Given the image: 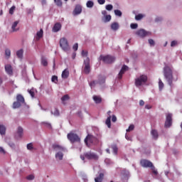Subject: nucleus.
<instances>
[{"mask_svg":"<svg viewBox=\"0 0 182 182\" xmlns=\"http://www.w3.org/2000/svg\"><path fill=\"white\" fill-rule=\"evenodd\" d=\"M85 159L90 161H97L99 159V156L96 154L95 152H85L83 154V155H80V159L85 161Z\"/></svg>","mask_w":182,"mask_h":182,"instance_id":"1","label":"nucleus"},{"mask_svg":"<svg viewBox=\"0 0 182 182\" xmlns=\"http://www.w3.org/2000/svg\"><path fill=\"white\" fill-rule=\"evenodd\" d=\"M25 103V98L23 95L18 94L16 95V102H13V109H18L21 107V105Z\"/></svg>","mask_w":182,"mask_h":182,"instance_id":"2","label":"nucleus"},{"mask_svg":"<svg viewBox=\"0 0 182 182\" xmlns=\"http://www.w3.org/2000/svg\"><path fill=\"white\" fill-rule=\"evenodd\" d=\"M60 46L64 52H68L70 50V46H69L68 41L65 38L60 39Z\"/></svg>","mask_w":182,"mask_h":182,"instance_id":"3","label":"nucleus"},{"mask_svg":"<svg viewBox=\"0 0 182 182\" xmlns=\"http://www.w3.org/2000/svg\"><path fill=\"white\" fill-rule=\"evenodd\" d=\"M67 139L70 141V143L74 144L75 142H80V137L77 135V134H75L70 132L67 134Z\"/></svg>","mask_w":182,"mask_h":182,"instance_id":"4","label":"nucleus"},{"mask_svg":"<svg viewBox=\"0 0 182 182\" xmlns=\"http://www.w3.org/2000/svg\"><path fill=\"white\" fill-rule=\"evenodd\" d=\"M164 76H165V78L168 82H171L172 81V71L170 67L165 66V68H164Z\"/></svg>","mask_w":182,"mask_h":182,"instance_id":"5","label":"nucleus"},{"mask_svg":"<svg viewBox=\"0 0 182 182\" xmlns=\"http://www.w3.org/2000/svg\"><path fill=\"white\" fill-rule=\"evenodd\" d=\"M83 73H85L86 75H88L90 73L91 68H90V58L87 57L85 59L83 60Z\"/></svg>","mask_w":182,"mask_h":182,"instance_id":"6","label":"nucleus"},{"mask_svg":"<svg viewBox=\"0 0 182 182\" xmlns=\"http://www.w3.org/2000/svg\"><path fill=\"white\" fill-rule=\"evenodd\" d=\"M148 80V77L145 75H141L135 80V86L139 87L145 84Z\"/></svg>","mask_w":182,"mask_h":182,"instance_id":"7","label":"nucleus"},{"mask_svg":"<svg viewBox=\"0 0 182 182\" xmlns=\"http://www.w3.org/2000/svg\"><path fill=\"white\" fill-rule=\"evenodd\" d=\"M100 60H102L104 63L111 64L115 60V58L112 55H100Z\"/></svg>","mask_w":182,"mask_h":182,"instance_id":"8","label":"nucleus"},{"mask_svg":"<svg viewBox=\"0 0 182 182\" xmlns=\"http://www.w3.org/2000/svg\"><path fill=\"white\" fill-rule=\"evenodd\" d=\"M96 141V138L91 134H88L86 136L85 139H84V142L87 145V146H90L91 144H94Z\"/></svg>","mask_w":182,"mask_h":182,"instance_id":"9","label":"nucleus"},{"mask_svg":"<svg viewBox=\"0 0 182 182\" xmlns=\"http://www.w3.org/2000/svg\"><path fill=\"white\" fill-rule=\"evenodd\" d=\"M140 165L144 167V168H154V166L152 164V162H151L149 160H146V159H141L140 160Z\"/></svg>","mask_w":182,"mask_h":182,"instance_id":"10","label":"nucleus"},{"mask_svg":"<svg viewBox=\"0 0 182 182\" xmlns=\"http://www.w3.org/2000/svg\"><path fill=\"white\" fill-rule=\"evenodd\" d=\"M171 125H172V114L171 113H168V114H166L165 127L170 128Z\"/></svg>","mask_w":182,"mask_h":182,"instance_id":"11","label":"nucleus"},{"mask_svg":"<svg viewBox=\"0 0 182 182\" xmlns=\"http://www.w3.org/2000/svg\"><path fill=\"white\" fill-rule=\"evenodd\" d=\"M82 9L80 4H77L73 11V16H77L82 13Z\"/></svg>","mask_w":182,"mask_h":182,"instance_id":"12","label":"nucleus"},{"mask_svg":"<svg viewBox=\"0 0 182 182\" xmlns=\"http://www.w3.org/2000/svg\"><path fill=\"white\" fill-rule=\"evenodd\" d=\"M4 70L9 75V76H13V68L11 65L10 64H6L4 65Z\"/></svg>","mask_w":182,"mask_h":182,"instance_id":"13","label":"nucleus"},{"mask_svg":"<svg viewBox=\"0 0 182 182\" xmlns=\"http://www.w3.org/2000/svg\"><path fill=\"white\" fill-rule=\"evenodd\" d=\"M136 35L138 36L139 37L144 38L148 36V32H146L144 29H140V30L136 31Z\"/></svg>","mask_w":182,"mask_h":182,"instance_id":"14","label":"nucleus"},{"mask_svg":"<svg viewBox=\"0 0 182 182\" xmlns=\"http://www.w3.org/2000/svg\"><path fill=\"white\" fill-rule=\"evenodd\" d=\"M128 70V66L123 65L122 69L119 71V73L118 75V78L121 80L122 78V75L125 73L126 71Z\"/></svg>","mask_w":182,"mask_h":182,"instance_id":"15","label":"nucleus"},{"mask_svg":"<svg viewBox=\"0 0 182 182\" xmlns=\"http://www.w3.org/2000/svg\"><path fill=\"white\" fill-rule=\"evenodd\" d=\"M53 149L55 151H65V148L59 144H53Z\"/></svg>","mask_w":182,"mask_h":182,"instance_id":"16","label":"nucleus"},{"mask_svg":"<svg viewBox=\"0 0 182 182\" xmlns=\"http://www.w3.org/2000/svg\"><path fill=\"white\" fill-rule=\"evenodd\" d=\"M105 174L104 173H100L99 176H97L95 178H94V181L95 182H102V180H104Z\"/></svg>","mask_w":182,"mask_h":182,"instance_id":"17","label":"nucleus"},{"mask_svg":"<svg viewBox=\"0 0 182 182\" xmlns=\"http://www.w3.org/2000/svg\"><path fill=\"white\" fill-rule=\"evenodd\" d=\"M61 24L60 23H56L54 26H53V32H58L61 30Z\"/></svg>","mask_w":182,"mask_h":182,"instance_id":"18","label":"nucleus"},{"mask_svg":"<svg viewBox=\"0 0 182 182\" xmlns=\"http://www.w3.org/2000/svg\"><path fill=\"white\" fill-rule=\"evenodd\" d=\"M43 35V31L42 28H41V30L36 33V41H39Z\"/></svg>","mask_w":182,"mask_h":182,"instance_id":"19","label":"nucleus"},{"mask_svg":"<svg viewBox=\"0 0 182 182\" xmlns=\"http://www.w3.org/2000/svg\"><path fill=\"white\" fill-rule=\"evenodd\" d=\"M110 28L114 31H116L119 29V23L117 22H114L112 23V25H110Z\"/></svg>","mask_w":182,"mask_h":182,"instance_id":"20","label":"nucleus"},{"mask_svg":"<svg viewBox=\"0 0 182 182\" xmlns=\"http://www.w3.org/2000/svg\"><path fill=\"white\" fill-rule=\"evenodd\" d=\"M93 101L95 102L96 104H100L102 102V97L100 96L94 95Z\"/></svg>","mask_w":182,"mask_h":182,"instance_id":"21","label":"nucleus"},{"mask_svg":"<svg viewBox=\"0 0 182 182\" xmlns=\"http://www.w3.org/2000/svg\"><path fill=\"white\" fill-rule=\"evenodd\" d=\"M69 77V71L68 69H65L62 73L63 79H68Z\"/></svg>","mask_w":182,"mask_h":182,"instance_id":"22","label":"nucleus"},{"mask_svg":"<svg viewBox=\"0 0 182 182\" xmlns=\"http://www.w3.org/2000/svg\"><path fill=\"white\" fill-rule=\"evenodd\" d=\"M41 64H42L43 67L48 65V60H46V58L43 56H42V58H41Z\"/></svg>","mask_w":182,"mask_h":182,"instance_id":"23","label":"nucleus"},{"mask_svg":"<svg viewBox=\"0 0 182 182\" xmlns=\"http://www.w3.org/2000/svg\"><path fill=\"white\" fill-rule=\"evenodd\" d=\"M23 49H20L18 51H16L17 58H18L21 60L23 59Z\"/></svg>","mask_w":182,"mask_h":182,"instance_id":"24","label":"nucleus"},{"mask_svg":"<svg viewBox=\"0 0 182 182\" xmlns=\"http://www.w3.org/2000/svg\"><path fill=\"white\" fill-rule=\"evenodd\" d=\"M151 133V136H153L154 139L156 140L158 139L159 134H158L157 131H156L155 129H152Z\"/></svg>","mask_w":182,"mask_h":182,"instance_id":"25","label":"nucleus"},{"mask_svg":"<svg viewBox=\"0 0 182 182\" xmlns=\"http://www.w3.org/2000/svg\"><path fill=\"white\" fill-rule=\"evenodd\" d=\"M4 55H6V59H9L10 58V56L11 55V51L9 48L6 49V50L4 51Z\"/></svg>","mask_w":182,"mask_h":182,"instance_id":"26","label":"nucleus"},{"mask_svg":"<svg viewBox=\"0 0 182 182\" xmlns=\"http://www.w3.org/2000/svg\"><path fill=\"white\" fill-rule=\"evenodd\" d=\"M112 151H113V154H115V155H117L118 154V147L116 144H113L112 145Z\"/></svg>","mask_w":182,"mask_h":182,"instance_id":"27","label":"nucleus"},{"mask_svg":"<svg viewBox=\"0 0 182 182\" xmlns=\"http://www.w3.org/2000/svg\"><path fill=\"white\" fill-rule=\"evenodd\" d=\"M111 116H109L108 118H107L106 121H105V124L107 125V127H108V128H111Z\"/></svg>","mask_w":182,"mask_h":182,"instance_id":"28","label":"nucleus"},{"mask_svg":"<svg viewBox=\"0 0 182 182\" xmlns=\"http://www.w3.org/2000/svg\"><path fill=\"white\" fill-rule=\"evenodd\" d=\"M18 21H14L13 25H12V30H13V32H16L18 31V29H16V27L18 26Z\"/></svg>","mask_w":182,"mask_h":182,"instance_id":"29","label":"nucleus"},{"mask_svg":"<svg viewBox=\"0 0 182 182\" xmlns=\"http://www.w3.org/2000/svg\"><path fill=\"white\" fill-rule=\"evenodd\" d=\"M6 134V127L3 125H0V134L4 135Z\"/></svg>","mask_w":182,"mask_h":182,"instance_id":"30","label":"nucleus"},{"mask_svg":"<svg viewBox=\"0 0 182 182\" xmlns=\"http://www.w3.org/2000/svg\"><path fill=\"white\" fill-rule=\"evenodd\" d=\"M63 154L62 152H57L55 154V158L61 161L63 159Z\"/></svg>","mask_w":182,"mask_h":182,"instance_id":"31","label":"nucleus"},{"mask_svg":"<svg viewBox=\"0 0 182 182\" xmlns=\"http://www.w3.org/2000/svg\"><path fill=\"white\" fill-rule=\"evenodd\" d=\"M17 134H18L19 138H21L23 136V128L19 127L17 130Z\"/></svg>","mask_w":182,"mask_h":182,"instance_id":"32","label":"nucleus"},{"mask_svg":"<svg viewBox=\"0 0 182 182\" xmlns=\"http://www.w3.org/2000/svg\"><path fill=\"white\" fill-rule=\"evenodd\" d=\"M97 82L100 85L105 84V77H102V76H99V81Z\"/></svg>","mask_w":182,"mask_h":182,"instance_id":"33","label":"nucleus"},{"mask_svg":"<svg viewBox=\"0 0 182 182\" xmlns=\"http://www.w3.org/2000/svg\"><path fill=\"white\" fill-rule=\"evenodd\" d=\"M86 6L89 9H92L94 6V2L92 1H87Z\"/></svg>","mask_w":182,"mask_h":182,"instance_id":"34","label":"nucleus"},{"mask_svg":"<svg viewBox=\"0 0 182 182\" xmlns=\"http://www.w3.org/2000/svg\"><path fill=\"white\" fill-rule=\"evenodd\" d=\"M111 19H112L111 15H106V16H105L104 23H107V22L110 21Z\"/></svg>","mask_w":182,"mask_h":182,"instance_id":"35","label":"nucleus"},{"mask_svg":"<svg viewBox=\"0 0 182 182\" xmlns=\"http://www.w3.org/2000/svg\"><path fill=\"white\" fill-rule=\"evenodd\" d=\"M114 14H115V15L117 16L121 17L122 16V11L120 10H118V9L114 10Z\"/></svg>","mask_w":182,"mask_h":182,"instance_id":"36","label":"nucleus"},{"mask_svg":"<svg viewBox=\"0 0 182 182\" xmlns=\"http://www.w3.org/2000/svg\"><path fill=\"white\" fill-rule=\"evenodd\" d=\"M164 82L161 81V79H159V90H161L162 89H164Z\"/></svg>","mask_w":182,"mask_h":182,"instance_id":"37","label":"nucleus"},{"mask_svg":"<svg viewBox=\"0 0 182 182\" xmlns=\"http://www.w3.org/2000/svg\"><path fill=\"white\" fill-rule=\"evenodd\" d=\"M69 99H70L69 95H63V97L61 98V100L63 103H64L65 102L68 101Z\"/></svg>","mask_w":182,"mask_h":182,"instance_id":"38","label":"nucleus"},{"mask_svg":"<svg viewBox=\"0 0 182 182\" xmlns=\"http://www.w3.org/2000/svg\"><path fill=\"white\" fill-rule=\"evenodd\" d=\"M144 18V15L138 14L135 16L136 21H141Z\"/></svg>","mask_w":182,"mask_h":182,"instance_id":"39","label":"nucleus"},{"mask_svg":"<svg viewBox=\"0 0 182 182\" xmlns=\"http://www.w3.org/2000/svg\"><path fill=\"white\" fill-rule=\"evenodd\" d=\"M134 124H130L129 127V129H127L126 132H130L131 131H134Z\"/></svg>","mask_w":182,"mask_h":182,"instance_id":"40","label":"nucleus"},{"mask_svg":"<svg viewBox=\"0 0 182 182\" xmlns=\"http://www.w3.org/2000/svg\"><path fill=\"white\" fill-rule=\"evenodd\" d=\"M54 2L56 4L57 6H63V2L61 0H54Z\"/></svg>","mask_w":182,"mask_h":182,"instance_id":"41","label":"nucleus"},{"mask_svg":"<svg viewBox=\"0 0 182 182\" xmlns=\"http://www.w3.org/2000/svg\"><path fill=\"white\" fill-rule=\"evenodd\" d=\"M97 84H99V82L97 81H92V82H90V87L92 88V87H95Z\"/></svg>","mask_w":182,"mask_h":182,"instance_id":"42","label":"nucleus"},{"mask_svg":"<svg viewBox=\"0 0 182 182\" xmlns=\"http://www.w3.org/2000/svg\"><path fill=\"white\" fill-rule=\"evenodd\" d=\"M105 9L107 11H112V9H114V6H112V4H108L105 6Z\"/></svg>","mask_w":182,"mask_h":182,"instance_id":"43","label":"nucleus"},{"mask_svg":"<svg viewBox=\"0 0 182 182\" xmlns=\"http://www.w3.org/2000/svg\"><path fill=\"white\" fill-rule=\"evenodd\" d=\"M52 114H53L54 116H56V117H58V116L60 115L59 111H58V109H56V108L54 109L53 113V112H52Z\"/></svg>","mask_w":182,"mask_h":182,"instance_id":"44","label":"nucleus"},{"mask_svg":"<svg viewBox=\"0 0 182 182\" xmlns=\"http://www.w3.org/2000/svg\"><path fill=\"white\" fill-rule=\"evenodd\" d=\"M130 28H132V29H137L138 24L137 23H132V24H130Z\"/></svg>","mask_w":182,"mask_h":182,"instance_id":"45","label":"nucleus"},{"mask_svg":"<svg viewBox=\"0 0 182 182\" xmlns=\"http://www.w3.org/2000/svg\"><path fill=\"white\" fill-rule=\"evenodd\" d=\"M28 93L31 95V97H35V92H33V90H28Z\"/></svg>","mask_w":182,"mask_h":182,"instance_id":"46","label":"nucleus"},{"mask_svg":"<svg viewBox=\"0 0 182 182\" xmlns=\"http://www.w3.org/2000/svg\"><path fill=\"white\" fill-rule=\"evenodd\" d=\"M15 9H16V6H13L12 7H11V9H9V14L11 15H13L14 11H15Z\"/></svg>","mask_w":182,"mask_h":182,"instance_id":"47","label":"nucleus"},{"mask_svg":"<svg viewBox=\"0 0 182 182\" xmlns=\"http://www.w3.org/2000/svg\"><path fill=\"white\" fill-rule=\"evenodd\" d=\"M58 81V76L53 75L52 77V82H53L54 83H56Z\"/></svg>","mask_w":182,"mask_h":182,"instance_id":"48","label":"nucleus"},{"mask_svg":"<svg viewBox=\"0 0 182 182\" xmlns=\"http://www.w3.org/2000/svg\"><path fill=\"white\" fill-rule=\"evenodd\" d=\"M33 149V144L32 143H30V144H27V149L31 151Z\"/></svg>","mask_w":182,"mask_h":182,"instance_id":"49","label":"nucleus"},{"mask_svg":"<svg viewBox=\"0 0 182 182\" xmlns=\"http://www.w3.org/2000/svg\"><path fill=\"white\" fill-rule=\"evenodd\" d=\"M73 49L74 51H76L78 50V43H76L75 44L73 45Z\"/></svg>","mask_w":182,"mask_h":182,"instance_id":"50","label":"nucleus"},{"mask_svg":"<svg viewBox=\"0 0 182 182\" xmlns=\"http://www.w3.org/2000/svg\"><path fill=\"white\" fill-rule=\"evenodd\" d=\"M87 55H88V52L87 51H85V50L82 51V57H87Z\"/></svg>","mask_w":182,"mask_h":182,"instance_id":"51","label":"nucleus"},{"mask_svg":"<svg viewBox=\"0 0 182 182\" xmlns=\"http://www.w3.org/2000/svg\"><path fill=\"white\" fill-rule=\"evenodd\" d=\"M33 178H35V176H33V175H29V176H27L26 177L27 180H33Z\"/></svg>","mask_w":182,"mask_h":182,"instance_id":"52","label":"nucleus"},{"mask_svg":"<svg viewBox=\"0 0 182 182\" xmlns=\"http://www.w3.org/2000/svg\"><path fill=\"white\" fill-rule=\"evenodd\" d=\"M152 170V173H154V175H158V171L155 170V167H152L151 168Z\"/></svg>","mask_w":182,"mask_h":182,"instance_id":"53","label":"nucleus"},{"mask_svg":"<svg viewBox=\"0 0 182 182\" xmlns=\"http://www.w3.org/2000/svg\"><path fill=\"white\" fill-rule=\"evenodd\" d=\"M112 121L113 123H115L117 121V118L115 115H112Z\"/></svg>","mask_w":182,"mask_h":182,"instance_id":"54","label":"nucleus"},{"mask_svg":"<svg viewBox=\"0 0 182 182\" xmlns=\"http://www.w3.org/2000/svg\"><path fill=\"white\" fill-rule=\"evenodd\" d=\"M149 43L150 46H154V44H155L154 41L152 39L149 40Z\"/></svg>","mask_w":182,"mask_h":182,"instance_id":"55","label":"nucleus"},{"mask_svg":"<svg viewBox=\"0 0 182 182\" xmlns=\"http://www.w3.org/2000/svg\"><path fill=\"white\" fill-rule=\"evenodd\" d=\"M176 45H177V41H173L172 42H171V47H174V46H176Z\"/></svg>","mask_w":182,"mask_h":182,"instance_id":"56","label":"nucleus"},{"mask_svg":"<svg viewBox=\"0 0 182 182\" xmlns=\"http://www.w3.org/2000/svg\"><path fill=\"white\" fill-rule=\"evenodd\" d=\"M125 139L129 141H132V139L131 138V136H129V135L126 134L125 135Z\"/></svg>","mask_w":182,"mask_h":182,"instance_id":"57","label":"nucleus"},{"mask_svg":"<svg viewBox=\"0 0 182 182\" xmlns=\"http://www.w3.org/2000/svg\"><path fill=\"white\" fill-rule=\"evenodd\" d=\"M105 3V0H98V4H100V5H104Z\"/></svg>","mask_w":182,"mask_h":182,"instance_id":"58","label":"nucleus"},{"mask_svg":"<svg viewBox=\"0 0 182 182\" xmlns=\"http://www.w3.org/2000/svg\"><path fill=\"white\" fill-rule=\"evenodd\" d=\"M145 109H151V105H145Z\"/></svg>","mask_w":182,"mask_h":182,"instance_id":"59","label":"nucleus"},{"mask_svg":"<svg viewBox=\"0 0 182 182\" xmlns=\"http://www.w3.org/2000/svg\"><path fill=\"white\" fill-rule=\"evenodd\" d=\"M0 153H2L3 154H6V151L4 149H3V148L1 146H0Z\"/></svg>","mask_w":182,"mask_h":182,"instance_id":"60","label":"nucleus"},{"mask_svg":"<svg viewBox=\"0 0 182 182\" xmlns=\"http://www.w3.org/2000/svg\"><path fill=\"white\" fill-rule=\"evenodd\" d=\"M139 105L140 106H144V100H139Z\"/></svg>","mask_w":182,"mask_h":182,"instance_id":"61","label":"nucleus"},{"mask_svg":"<svg viewBox=\"0 0 182 182\" xmlns=\"http://www.w3.org/2000/svg\"><path fill=\"white\" fill-rule=\"evenodd\" d=\"M102 14L104 16H107V11H102Z\"/></svg>","mask_w":182,"mask_h":182,"instance_id":"62","label":"nucleus"},{"mask_svg":"<svg viewBox=\"0 0 182 182\" xmlns=\"http://www.w3.org/2000/svg\"><path fill=\"white\" fill-rule=\"evenodd\" d=\"M76 57V53H73V59H75Z\"/></svg>","mask_w":182,"mask_h":182,"instance_id":"63","label":"nucleus"},{"mask_svg":"<svg viewBox=\"0 0 182 182\" xmlns=\"http://www.w3.org/2000/svg\"><path fill=\"white\" fill-rule=\"evenodd\" d=\"M111 113H112L111 111H108V112H107V114L109 115V117H111Z\"/></svg>","mask_w":182,"mask_h":182,"instance_id":"64","label":"nucleus"}]
</instances>
